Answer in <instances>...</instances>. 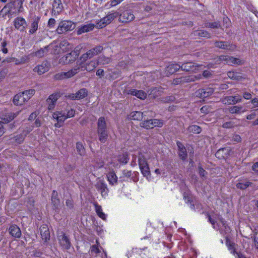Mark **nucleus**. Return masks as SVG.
Masks as SVG:
<instances>
[{
    "label": "nucleus",
    "mask_w": 258,
    "mask_h": 258,
    "mask_svg": "<svg viewBox=\"0 0 258 258\" xmlns=\"http://www.w3.org/2000/svg\"><path fill=\"white\" fill-rule=\"evenodd\" d=\"M66 205L69 209H72L74 207V203L72 199H68L66 201Z\"/></svg>",
    "instance_id": "nucleus-63"
},
{
    "label": "nucleus",
    "mask_w": 258,
    "mask_h": 258,
    "mask_svg": "<svg viewBox=\"0 0 258 258\" xmlns=\"http://www.w3.org/2000/svg\"><path fill=\"white\" fill-rule=\"evenodd\" d=\"M76 150L78 153L81 156H84L85 154V149L83 144L81 142L76 143Z\"/></svg>",
    "instance_id": "nucleus-45"
},
{
    "label": "nucleus",
    "mask_w": 258,
    "mask_h": 258,
    "mask_svg": "<svg viewBox=\"0 0 258 258\" xmlns=\"http://www.w3.org/2000/svg\"><path fill=\"white\" fill-rule=\"evenodd\" d=\"M95 27V25L93 24H89L84 25L80 27L77 30V34L78 35L81 34L83 33L91 31Z\"/></svg>",
    "instance_id": "nucleus-30"
},
{
    "label": "nucleus",
    "mask_w": 258,
    "mask_h": 258,
    "mask_svg": "<svg viewBox=\"0 0 258 258\" xmlns=\"http://www.w3.org/2000/svg\"><path fill=\"white\" fill-rule=\"evenodd\" d=\"M143 113L140 111H133L128 115V118L132 120H140L143 118Z\"/></svg>",
    "instance_id": "nucleus-38"
},
{
    "label": "nucleus",
    "mask_w": 258,
    "mask_h": 258,
    "mask_svg": "<svg viewBox=\"0 0 258 258\" xmlns=\"http://www.w3.org/2000/svg\"><path fill=\"white\" fill-rule=\"evenodd\" d=\"M187 130L190 133L194 134H199L201 132V128L200 126L196 125H192L188 126Z\"/></svg>",
    "instance_id": "nucleus-50"
},
{
    "label": "nucleus",
    "mask_w": 258,
    "mask_h": 258,
    "mask_svg": "<svg viewBox=\"0 0 258 258\" xmlns=\"http://www.w3.org/2000/svg\"><path fill=\"white\" fill-rule=\"evenodd\" d=\"M96 187L97 189L100 191L101 194L103 197L107 195L108 189L107 188V184L103 180H99L96 183Z\"/></svg>",
    "instance_id": "nucleus-14"
},
{
    "label": "nucleus",
    "mask_w": 258,
    "mask_h": 258,
    "mask_svg": "<svg viewBox=\"0 0 258 258\" xmlns=\"http://www.w3.org/2000/svg\"><path fill=\"white\" fill-rule=\"evenodd\" d=\"M107 178L110 184L113 185L117 183V177L114 172L111 171L108 173L107 174Z\"/></svg>",
    "instance_id": "nucleus-35"
},
{
    "label": "nucleus",
    "mask_w": 258,
    "mask_h": 258,
    "mask_svg": "<svg viewBox=\"0 0 258 258\" xmlns=\"http://www.w3.org/2000/svg\"><path fill=\"white\" fill-rule=\"evenodd\" d=\"M117 159L119 162L124 164H126L128 161V158L125 153L119 155L117 157Z\"/></svg>",
    "instance_id": "nucleus-52"
},
{
    "label": "nucleus",
    "mask_w": 258,
    "mask_h": 258,
    "mask_svg": "<svg viewBox=\"0 0 258 258\" xmlns=\"http://www.w3.org/2000/svg\"><path fill=\"white\" fill-rule=\"evenodd\" d=\"M215 46L221 49L233 50L235 49V46L232 44H227L224 41H216L215 42Z\"/></svg>",
    "instance_id": "nucleus-20"
},
{
    "label": "nucleus",
    "mask_w": 258,
    "mask_h": 258,
    "mask_svg": "<svg viewBox=\"0 0 258 258\" xmlns=\"http://www.w3.org/2000/svg\"><path fill=\"white\" fill-rule=\"evenodd\" d=\"M110 23L108 21V20L106 17L97 21L95 23V27L98 29H101L105 27Z\"/></svg>",
    "instance_id": "nucleus-34"
},
{
    "label": "nucleus",
    "mask_w": 258,
    "mask_h": 258,
    "mask_svg": "<svg viewBox=\"0 0 258 258\" xmlns=\"http://www.w3.org/2000/svg\"><path fill=\"white\" fill-rule=\"evenodd\" d=\"M49 69V64L47 61H43L40 64H38L33 69L34 72H37L41 75L47 72Z\"/></svg>",
    "instance_id": "nucleus-10"
},
{
    "label": "nucleus",
    "mask_w": 258,
    "mask_h": 258,
    "mask_svg": "<svg viewBox=\"0 0 258 258\" xmlns=\"http://www.w3.org/2000/svg\"><path fill=\"white\" fill-rule=\"evenodd\" d=\"M51 203L54 207V209L58 210L60 204L59 199L58 198L57 192L53 190L51 196Z\"/></svg>",
    "instance_id": "nucleus-29"
},
{
    "label": "nucleus",
    "mask_w": 258,
    "mask_h": 258,
    "mask_svg": "<svg viewBox=\"0 0 258 258\" xmlns=\"http://www.w3.org/2000/svg\"><path fill=\"white\" fill-rule=\"evenodd\" d=\"M139 165L142 174L144 176L148 178L151 176L150 168L145 156L140 153L138 159Z\"/></svg>",
    "instance_id": "nucleus-1"
},
{
    "label": "nucleus",
    "mask_w": 258,
    "mask_h": 258,
    "mask_svg": "<svg viewBox=\"0 0 258 258\" xmlns=\"http://www.w3.org/2000/svg\"><path fill=\"white\" fill-rule=\"evenodd\" d=\"M163 125V121L162 120L157 119L146 120L140 123L141 126L146 129L153 128L154 127H161Z\"/></svg>",
    "instance_id": "nucleus-3"
},
{
    "label": "nucleus",
    "mask_w": 258,
    "mask_h": 258,
    "mask_svg": "<svg viewBox=\"0 0 258 258\" xmlns=\"http://www.w3.org/2000/svg\"><path fill=\"white\" fill-rule=\"evenodd\" d=\"M75 28V24L71 21H61L59 22L56 31L58 34H63L69 31H72Z\"/></svg>",
    "instance_id": "nucleus-2"
},
{
    "label": "nucleus",
    "mask_w": 258,
    "mask_h": 258,
    "mask_svg": "<svg viewBox=\"0 0 258 258\" xmlns=\"http://www.w3.org/2000/svg\"><path fill=\"white\" fill-rule=\"evenodd\" d=\"M250 182L248 181H246L244 182H239L236 184V187L238 188L241 189H244L246 188L247 187H248L250 184Z\"/></svg>",
    "instance_id": "nucleus-56"
},
{
    "label": "nucleus",
    "mask_w": 258,
    "mask_h": 258,
    "mask_svg": "<svg viewBox=\"0 0 258 258\" xmlns=\"http://www.w3.org/2000/svg\"><path fill=\"white\" fill-rule=\"evenodd\" d=\"M9 232L12 236L16 238H20L22 234L20 228L15 224L11 225L10 226Z\"/></svg>",
    "instance_id": "nucleus-17"
},
{
    "label": "nucleus",
    "mask_w": 258,
    "mask_h": 258,
    "mask_svg": "<svg viewBox=\"0 0 258 258\" xmlns=\"http://www.w3.org/2000/svg\"><path fill=\"white\" fill-rule=\"evenodd\" d=\"M202 76L205 79H210L213 77V72L212 71L206 70L203 71Z\"/></svg>",
    "instance_id": "nucleus-55"
},
{
    "label": "nucleus",
    "mask_w": 258,
    "mask_h": 258,
    "mask_svg": "<svg viewBox=\"0 0 258 258\" xmlns=\"http://www.w3.org/2000/svg\"><path fill=\"white\" fill-rule=\"evenodd\" d=\"M49 52L53 54H58L61 52L60 43H52L47 45Z\"/></svg>",
    "instance_id": "nucleus-26"
},
{
    "label": "nucleus",
    "mask_w": 258,
    "mask_h": 258,
    "mask_svg": "<svg viewBox=\"0 0 258 258\" xmlns=\"http://www.w3.org/2000/svg\"><path fill=\"white\" fill-rule=\"evenodd\" d=\"M180 69V65L177 63L170 64L165 69V75L168 76L176 72Z\"/></svg>",
    "instance_id": "nucleus-19"
},
{
    "label": "nucleus",
    "mask_w": 258,
    "mask_h": 258,
    "mask_svg": "<svg viewBox=\"0 0 258 258\" xmlns=\"http://www.w3.org/2000/svg\"><path fill=\"white\" fill-rule=\"evenodd\" d=\"M242 99L241 97H237V96H226L221 99V102L224 104L230 105L235 104L237 103L241 102Z\"/></svg>",
    "instance_id": "nucleus-11"
},
{
    "label": "nucleus",
    "mask_w": 258,
    "mask_h": 258,
    "mask_svg": "<svg viewBox=\"0 0 258 258\" xmlns=\"http://www.w3.org/2000/svg\"><path fill=\"white\" fill-rule=\"evenodd\" d=\"M67 113V112L66 111V109L64 110H61L60 111H56V112H54L53 115L52 117L54 119H56V120L58 122H61L59 120V119H60L62 116V115L64 114L65 116H66Z\"/></svg>",
    "instance_id": "nucleus-44"
},
{
    "label": "nucleus",
    "mask_w": 258,
    "mask_h": 258,
    "mask_svg": "<svg viewBox=\"0 0 258 258\" xmlns=\"http://www.w3.org/2000/svg\"><path fill=\"white\" fill-rule=\"evenodd\" d=\"M119 16V21L124 23L130 22L135 18L133 11L131 10L123 11Z\"/></svg>",
    "instance_id": "nucleus-6"
},
{
    "label": "nucleus",
    "mask_w": 258,
    "mask_h": 258,
    "mask_svg": "<svg viewBox=\"0 0 258 258\" xmlns=\"http://www.w3.org/2000/svg\"><path fill=\"white\" fill-rule=\"evenodd\" d=\"M73 53H69L67 55L61 57L59 60V63L66 64L72 63L76 59L73 56Z\"/></svg>",
    "instance_id": "nucleus-22"
},
{
    "label": "nucleus",
    "mask_w": 258,
    "mask_h": 258,
    "mask_svg": "<svg viewBox=\"0 0 258 258\" xmlns=\"http://www.w3.org/2000/svg\"><path fill=\"white\" fill-rule=\"evenodd\" d=\"M257 231L255 232V237L254 238V245L258 249V228L255 229Z\"/></svg>",
    "instance_id": "nucleus-64"
},
{
    "label": "nucleus",
    "mask_w": 258,
    "mask_h": 258,
    "mask_svg": "<svg viewBox=\"0 0 258 258\" xmlns=\"http://www.w3.org/2000/svg\"><path fill=\"white\" fill-rule=\"evenodd\" d=\"M177 145L178 148V154L180 158L183 160H185L187 156V152L185 147L180 142H177Z\"/></svg>",
    "instance_id": "nucleus-28"
},
{
    "label": "nucleus",
    "mask_w": 258,
    "mask_h": 258,
    "mask_svg": "<svg viewBox=\"0 0 258 258\" xmlns=\"http://www.w3.org/2000/svg\"><path fill=\"white\" fill-rule=\"evenodd\" d=\"M7 45V42L5 40H4L1 43V50L4 53H7L8 52V49L6 47Z\"/></svg>",
    "instance_id": "nucleus-62"
},
{
    "label": "nucleus",
    "mask_w": 258,
    "mask_h": 258,
    "mask_svg": "<svg viewBox=\"0 0 258 258\" xmlns=\"http://www.w3.org/2000/svg\"><path fill=\"white\" fill-rule=\"evenodd\" d=\"M52 6L54 13L59 14L62 11V5L60 0H54Z\"/></svg>",
    "instance_id": "nucleus-37"
},
{
    "label": "nucleus",
    "mask_w": 258,
    "mask_h": 258,
    "mask_svg": "<svg viewBox=\"0 0 258 258\" xmlns=\"http://www.w3.org/2000/svg\"><path fill=\"white\" fill-rule=\"evenodd\" d=\"M99 62L103 64H107L111 61V58L109 57H101L99 58Z\"/></svg>",
    "instance_id": "nucleus-60"
},
{
    "label": "nucleus",
    "mask_w": 258,
    "mask_h": 258,
    "mask_svg": "<svg viewBox=\"0 0 258 258\" xmlns=\"http://www.w3.org/2000/svg\"><path fill=\"white\" fill-rule=\"evenodd\" d=\"M87 95V91L85 88L79 90L76 93H72L68 95V97L72 100H80L85 98Z\"/></svg>",
    "instance_id": "nucleus-12"
},
{
    "label": "nucleus",
    "mask_w": 258,
    "mask_h": 258,
    "mask_svg": "<svg viewBox=\"0 0 258 258\" xmlns=\"http://www.w3.org/2000/svg\"><path fill=\"white\" fill-rule=\"evenodd\" d=\"M40 231L41 238L45 242L49 239L50 233L47 226L46 225H43L40 227Z\"/></svg>",
    "instance_id": "nucleus-24"
},
{
    "label": "nucleus",
    "mask_w": 258,
    "mask_h": 258,
    "mask_svg": "<svg viewBox=\"0 0 258 258\" xmlns=\"http://www.w3.org/2000/svg\"><path fill=\"white\" fill-rule=\"evenodd\" d=\"M20 111H18L16 113H7L1 118V120H0V122L3 123H8L14 119L17 115H18Z\"/></svg>",
    "instance_id": "nucleus-21"
},
{
    "label": "nucleus",
    "mask_w": 258,
    "mask_h": 258,
    "mask_svg": "<svg viewBox=\"0 0 258 258\" xmlns=\"http://www.w3.org/2000/svg\"><path fill=\"white\" fill-rule=\"evenodd\" d=\"M220 25L219 22H209L206 24V27L211 28H218L220 27Z\"/></svg>",
    "instance_id": "nucleus-57"
},
{
    "label": "nucleus",
    "mask_w": 258,
    "mask_h": 258,
    "mask_svg": "<svg viewBox=\"0 0 258 258\" xmlns=\"http://www.w3.org/2000/svg\"><path fill=\"white\" fill-rule=\"evenodd\" d=\"M195 63L192 62H187L182 64L180 66V68L182 70L185 71H192L195 72L196 70H199L200 66L195 65Z\"/></svg>",
    "instance_id": "nucleus-16"
},
{
    "label": "nucleus",
    "mask_w": 258,
    "mask_h": 258,
    "mask_svg": "<svg viewBox=\"0 0 258 258\" xmlns=\"http://www.w3.org/2000/svg\"><path fill=\"white\" fill-rule=\"evenodd\" d=\"M91 49L92 50L93 52H94L95 55H96L102 51L103 50V47L102 46L99 45Z\"/></svg>",
    "instance_id": "nucleus-61"
},
{
    "label": "nucleus",
    "mask_w": 258,
    "mask_h": 258,
    "mask_svg": "<svg viewBox=\"0 0 258 258\" xmlns=\"http://www.w3.org/2000/svg\"><path fill=\"white\" fill-rule=\"evenodd\" d=\"M99 140L102 143H105L108 137V131H98L97 132Z\"/></svg>",
    "instance_id": "nucleus-39"
},
{
    "label": "nucleus",
    "mask_w": 258,
    "mask_h": 258,
    "mask_svg": "<svg viewBox=\"0 0 258 258\" xmlns=\"http://www.w3.org/2000/svg\"><path fill=\"white\" fill-rule=\"evenodd\" d=\"M214 92L212 88H208L206 89H201L196 92V95L200 98H205L211 95Z\"/></svg>",
    "instance_id": "nucleus-15"
},
{
    "label": "nucleus",
    "mask_w": 258,
    "mask_h": 258,
    "mask_svg": "<svg viewBox=\"0 0 258 258\" xmlns=\"http://www.w3.org/2000/svg\"><path fill=\"white\" fill-rule=\"evenodd\" d=\"M49 52L48 46H45L43 48H40L34 53V56L39 58H41L46 56Z\"/></svg>",
    "instance_id": "nucleus-32"
},
{
    "label": "nucleus",
    "mask_w": 258,
    "mask_h": 258,
    "mask_svg": "<svg viewBox=\"0 0 258 258\" xmlns=\"http://www.w3.org/2000/svg\"><path fill=\"white\" fill-rule=\"evenodd\" d=\"M66 111L67 112L66 116L64 114L61 116V118L59 119L61 121H64L67 118L73 117L75 115V110L72 108H67Z\"/></svg>",
    "instance_id": "nucleus-41"
},
{
    "label": "nucleus",
    "mask_w": 258,
    "mask_h": 258,
    "mask_svg": "<svg viewBox=\"0 0 258 258\" xmlns=\"http://www.w3.org/2000/svg\"><path fill=\"white\" fill-rule=\"evenodd\" d=\"M235 125V124L234 122L230 121L225 122L223 124L222 127L226 128H230Z\"/></svg>",
    "instance_id": "nucleus-59"
},
{
    "label": "nucleus",
    "mask_w": 258,
    "mask_h": 258,
    "mask_svg": "<svg viewBox=\"0 0 258 258\" xmlns=\"http://www.w3.org/2000/svg\"><path fill=\"white\" fill-rule=\"evenodd\" d=\"M199 173L201 177L203 178V179L206 178L207 175V172L202 167L199 166L198 167Z\"/></svg>",
    "instance_id": "nucleus-58"
},
{
    "label": "nucleus",
    "mask_w": 258,
    "mask_h": 258,
    "mask_svg": "<svg viewBox=\"0 0 258 258\" xmlns=\"http://www.w3.org/2000/svg\"><path fill=\"white\" fill-rule=\"evenodd\" d=\"M221 60H224L228 64H240L241 61L237 58L229 55H222L220 57Z\"/></svg>",
    "instance_id": "nucleus-13"
},
{
    "label": "nucleus",
    "mask_w": 258,
    "mask_h": 258,
    "mask_svg": "<svg viewBox=\"0 0 258 258\" xmlns=\"http://www.w3.org/2000/svg\"><path fill=\"white\" fill-rule=\"evenodd\" d=\"M28 98H24L23 94L21 93H18L13 98V103L16 105H22L23 104L27 101Z\"/></svg>",
    "instance_id": "nucleus-27"
},
{
    "label": "nucleus",
    "mask_w": 258,
    "mask_h": 258,
    "mask_svg": "<svg viewBox=\"0 0 258 258\" xmlns=\"http://www.w3.org/2000/svg\"><path fill=\"white\" fill-rule=\"evenodd\" d=\"M31 131V130L30 128L27 127L26 129L23 131L21 134L17 135L13 137L11 139L12 142L16 144H20L22 143L24 141L25 138L27 136V135L29 134Z\"/></svg>",
    "instance_id": "nucleus-8"
},
{
    "label": "nucleus",
    "mask_w": 258,
    "mask_h": 258,
    "mask_svg": "<svg viewBox=\"0 0 258 258\" xmlns=\"http://www.w3.org/2000/svg\"><path fill=\"white\" fill-rule=\"evenodd\" d=\"M242 108L241 106H233L229 107V111L231 113H239Z\"/></svg>",
    "instance_id": "nucleus-54"
},
{
    "label": "nucleus",
    "mask_w": 258,
    "mask_h": 258,
    "mask_svg": "<svg viewBox=\"0 0 258 258\" xmlns=\"http://www.w3.org/2000/svg\"><path fill=\"white\" fill-rule=\"evenodd\" d=\"M98 63L94 60H92L86 64V70L88 72L93 71L98 66Z\"/></svg>",
    "instance_id": "nucleus-47"
},
{
    "label": "nucleus",
    "mask_w": 258,
    "mask_h": 258,
    "mask_svg": "<svg viewBox=\"0 0 258 258\" xmlns=\"http://www.w3.org/2000/svg\"><path fill=\"white\" fill-rule=\"evenodd\" d=\"M195 35L201 37L209 38L211 37L210 34L205 30H201L196 31Z\"/></svg>",
    "instance_id": "nucleus-53"
},
{
    "label": "nucleus",
    "mask_w": 258,
    "mask_h": 258,
    "mask_svg": "<svg viewBox=\"0 0 258 258\" xmlns=\"http://www.w3.org/2000/svg\"><path fill=\"white\" fill-rule=\"evenodd\" d=\"M226 244L228 248V249L230 250L231 253H232L234 256L236 255V253H238L235 251L234 248L235 243L234 242L231 241L229 239H227Z\"/></svg>",
    "instance_id": "nucleus-43"
},
{
    "label": "nucleus",
    "mask_w": 258,
    "mask_h": 258,
    "mask_svg": "<svg viewBox=\"0 0 258 258\" xmlns=\"http://www.w3.org/2000/svg\"><path fill=\"white\" fill-rule=\"evenodd\" d=\"M207 215L208 217L209 221L211 223L214 228H215V225L216 223L215 219H217L220 221L222 226L225 228L226 231L227 232H229V227L227 226L226 223V221L221 217L219 214L217 213H213L212 215H210L209 214H207Z\"/></svg>",
    "instance_id": "nucleus-4"
},
{
    "label": "nucleus",
    "mask_w": 258,
    "mask_h": 258,
    "mask_svg": "<svg viewBox=\"0 0 258 258\" xmlns=\"http://www.w3.org/2000/svg\"><path fill=\"white\" fill-rule=\"evenodd\" d=\"M95 211L100 218H101L103 220L106 219V215L102 212V209L100 206L96 205Z\"/></svg>",
    "instance_id": "nucleus-49"
},
{
    "label": "nucleus",
    "mask_w": 258,
    "mask_h": 258,
    "mask_svg": "<svg viewBox=\"0 0 258 258\" xmlns=\"http://www.w3.org/2000/svg\"><path fill=\"white\" fill-rule=\"evenodd\" d=\"M40 19V18L39 17H35L33 18L32 21L30 26V29L29 30L30 34H33L36 32L38 29Z\"/></svg>",
    "instance_id": "nucleus-23"
},
{
    "label": "nucleus",
    "mask_w": 258,
    "mask_h": 258,
    "mask_svg": "<svg viewBox=\"0 0 258 258\" xmlns=\"http://www.w3.org/2000/svg\"><path fill=\"white\" fill-rule=\"evenodd\" d=\"M230 151V149L227 148L220 149L215 153V156L219 159H225L229 155Z\"/></svg>",
    "instance_id": "nucleus-18"
},
{
    "label": "nucleus",
    "mask_w": 258,
    "mask_h": 258,
    "mask_svg": "<svg viewBox=\"0 0 258 258\" xmlns=\"http://www.w3.org/2000/svg\"><path fill=\"white\" fill-rule=\"evenodd\" d=\"M13 23L15 28L20 31H24L27 26L26 21L22 17H18L16 18Z\"/></svg>",
    "instance_id": "nucleus-9"
},
{
    "label": "nucleus",
    "mask_w": 258,
    "mask_h": 258,
    "mask_svg": "<svg viewBox=\"0 0 258 258\" xmlns=\"http://www.w3.org/2000/svg\"><path fill=\"white\" fill-rule=\"evenodd\" d=\"M227 76L231 79L238 81L241 80L242 78L240 73L235 72H228L227 73Z\"/></svg>",
    "instance_id": "nucleus-42"
},
{
    "label": "nucleus",
    "mask_w": 258,
    "mask_h": 258,
    "mask_svg": "<svg viewBox=\"0 0 258 258\" xmlns=\"http://www.w3.org/2000/svg\"><path fill=\"white\" fill-rule=\"evenodd\" d=\"M35 93V90L34 89H29L21 92V93L23 94V96H24V98H28L27 101L29 100Z\"/></svg>",
    "instance_id": "nucleus-48"
},
{
    "label": "nucleus",
    "mask_w": 258,
    "mask_h": 258,
    "mask_svg": "<svg viewBox=\"0 0 258 258\" xmlns=\"http://www.w3.org/2000/svg\"><path fill=\"white\" fill-rule=\"evenodd\" d=\"M80 71V67L76 66L67 72H64L65 79L70 78L77 74Z\"/></svg>",
    "instance_id": "nucleus-40"
},
{
    "label": "nucleus",
    "mask_w": 258,
    "mask_h": 258,
    "mask_svg": "<svg viewBox=\"0 0 258 258\" xmlns=\"http://www.w3.org/2000/svg\"><path fill=\"white\" fill-rule=\"evenodd\" d=\"M129 93L136 96L137 97L141 99H145L147 96L146 93L142 90L132 89L130 90Z\"/></svg>",
    "instance_id": "nucleus-33"
},
{
    "label": "nucleus",
    "mask_w": 258,
    "mask_h": 258,
    "mask_svg": "<svg viewBox=\"0 0 258 258\" xmlns=\"http://www.w3.org/2000/svg\"><path fill=\"white\" fill-rule=\"evenodd\" d=\"M202 78V76H188L186 77H181L176 78L173 80L172 84L174 85H178L183 83L194 82Z\"/></svg>",
    "instance_id": "nucleus-5"
},
{
    "label": "nucleus",
    "mask_w": 258,
    "mask_h": 258,
    "mask_svg": "<svg viewBox=\"0 0 258 258\" xmlns=\"http://www.w3.org/2000/svg\"><path fill=\"white\" fill-rule=\"evenodd\" d=\"M123 1L124 0H111L105 4V7L109 9L111 7L116 6Z\"/></svg>",
    "instance_id": "nucleus-51"
},
{
    "label": "nucleus",
    "mask_w": 258,
    "mask_h": 258,
    "mask_svg": "<svg viewBox=\"0 0 258 258\" xmlns=\"http://www.w3.org/2000/svg\"><path fill=\"white\" fill-rule=\"evenodd\" d=\"M61 50L62 51L67 52L69 51L73 48V46L72 44L69 43L67 40H63L60 43Z\"/></svg>",
    "instance_id": "nucleus-36"
},
{
    "label": "nucleus",
    "mask_w": 258,
    "mask_h": 258,
    "mask_svg": "<svg viewBox=\"0 0 258 258\" xmlns=\"http://www.w3.org/2000/svg\"><path fill=\"white\" fill-rule=\"evenodd\" d=\"M119 16V13L116 11H112L109 12L107 15L105 16L106 18L108 20V21L111 22L116 18Z\"/></svg>",
    "instance_id": "nucleus-46"
},
{
    "label": "nucleus",
    "mask_w": 258,
    "mask_h": 258,
    "mask_svg": "<svg viewBox=\"0 0 258 258\" xmlns=\"http://www.w3.org/2000/svg\"><path fill=\"white\" fill-rule=\"evenodd\" d=\"M98 131H108L106 123L103 117H100L98 120L97 132Z\"/></svg>",
    "instance_id": "nucleus-31"
},
{
    "label": "nucleus",
    "mask_w": 258,
    "mask_h": 258,
    "mask_svg": "<svg viewBox=\"0 0 258 258\" xmlns=\"http://www.w3.org/2000/svg\"><path fill=\"white\" fill-rule=\"evenodd\" d=\"M59 245L63 249H69L71 247V243L69 237L63 232L58 236Z\"/></svg>",
    "instance_id": "nucleus-7"
},
{
    "label": "nucleus",
    "mask_w": 258,
    "mask_h": 258,
    "mask_svg": "<svg viewBox=\"0 0 258 258\" xmlns=\"http://www.w3.org/2000/svg\"><path fill=\"white\" fill-rule=\"evenodd\" d=\"M58 99V95L57 94H52L46 100L48 104V110H52L55 106V103Z\"/></svg>",
    "instance_id": "nucleus-25"
}]
</instances>
